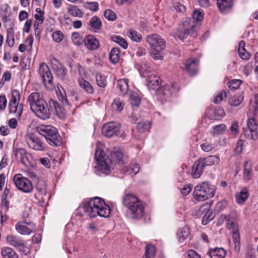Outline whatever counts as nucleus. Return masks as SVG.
<instances>
[{
	"label": "nucleus",
	"mask_w": 258,
	"mask_h": 258,
	"mask_svg": "<svg viewBox=\"0 0 258 258\" xmlns=\"http://www.w3.org/2000/svg\"><path fill=\"white\" fill-rule=\"evenodd\" d=\"M31 110L40 118L45 120L49 118L50 113L47 107V104L38 92L31 93L28 98Z\"/></svg>",
	"instance_id": "1"
},
{
	"label": "nucleus",
	"mask_w": 258,
	"mask_h": 258,
	"mask_svg": "<svg viewBox=\"0 0 258 258\" xmlns=\"http://www.w3.org/2000/svg\"><path fill=\"white\" fill-rule=\"evenodd\" d=\"M38 133L43 136L46 142L52 146H59L61 145V139L57 129L51 125L41 124L37 127Z\"/></svg>",
	"instance_id": "2"
},
{
	"label": "nucleus",
	"mask_w": 258,
	"mask_h": 258,
	"mask_svg": "<svg viewBox=\"0 0 258 258\" xmlns=\"http://www.w3.org/2000/svg\"><path fill=\"white\" fill-rule=\"evenodd\" d=\"M216 187L209 182H203L195 186L192 195L198 201H204L215 195Z\"/></svg>",
	"instance_id": "3"
},
{
	"label": "nucleus",
	"mask_w": 258,
	"mask_h": 258,
	"mask_svg": "<svg viewBox=\"0 0 258 258\" xmlns=\"http://www.w3.org/2000/svg\"><path fill=\"white\" fill-rule=\"evenodd\" d=\"M114 206L113 204L110 205L106 203L101 198L96 197L90 199H86L83 200L79 206L78 209L83 210H111L114 209Z\"/></svg>",
	"instance_id": "4"
},
{
	"label": "nucleus",
	"mask_w": 258,
	"mask_h": 258,
	"mask_svg": "<svg viewBox=\"0 0 258 258\" xmlns=\"http://www.w3.org/2000/svg\"><path fill=\"white\" fill-rule=\"evenodd\" d=\"M95 159L97 163L98 169L104 174H109L112 167V161L107 157L103 151L100 149L96 150Z\"/></svg>",
	"instance_id": "5"
},
{
	"label": "nucleus",
	"mask_w": 258,
	"mask_h": 258,
	"mask_svg": "<svg viewBox=\"0 0 258 258\" xmlns=\"http://www.w3.org/2000/svg\"><path fill=\"white\" fill-rule=\"evenodd\" d=\"M20 100L19 91L18 90H13L12 91L8 108L9 113L14 114L18 118H20L23 110V105L22 103H19Z\"/></svg>",
	"instance_id": "6"
},
{
	"label": "nucleus",
	"mask_w": 258,
	"mask_h": 258,
	"mask_svg": "<svg viewBox=\"0 0 258 258\" xmlns=\"http://www.w3.org/2000/svg\"><path fill=\"white\" fill-rule=\"evenodd\" d=\"M196 25L191 20H187L183 22L182 27L175 33V36L181 40L186 39L188 35L196 37Z\"/></svg>",
	"instance_id": "7"
},
{
	"label": "nucleus",
	"mask_w": 258,
	"mask_h": 258,
	"mask_svg": "<svg viewBox=\"0 0 258 258\" xmlns=\"http://www.w3.org/2000/svg\"><path fill=\"white\" fill-rule=\"evenodd\" d=\"M16 187L21 191L25 192H31L33 189L31 181L21 174H16L13 178Z\"/></svg>",
	"instance_id": "8"
},
{
	"label": "nucleus",
	"mask_w": 258,
	"mask_h": 258,
	"mask_svg": "<svg viewBox=\"0 0 258 258\" xmlns=\"http://www.w3.org/2000/svg\"><path fill=\"white\" fill-rule=\"evenodd\" d=\"M123 204L128 210H144L145 207L141 201L134 195L126 194L123 199Z\"/></svg>",
	"instance_id": "9"
},
{
	"label": "nucleus",
	"mask_w": 258,
	"mask_h": 258,
	"mask_svg": "<svg viewBox=\"0 0 258 258\" xmlns=\"http://www.w3.org/2000/svg\"><path fill=\"white\" fill-rule=\"evenodd\" d=\"M39 73L45 86L50 89L53 87L52 75L48 66L46 63L42 62L40 64Z\"/></svg>",
	"instance_id": "10"
},
{
	"label": "nucleus",
	"mask_w": 258,
	"mask_h": 258,
	"mask_svg": "<svg viewBox=\"0 0 258 258\" xmlns=\"http://www.w3.org/2000/svg\"><path fill=\"white\" fill-rule=\"evenodd\" d=\"M6 240L11 245L18 248L20 252L24 253L25 254H27L29 252L28 247L20 237L13 235H9L7 236Z\"/></svg>",
	"instance_id": "11"
},
{
	"label": "nucleus",
	"mask_w": 258,
	"mask_h": 258,
	"mask_svg": "<svg viewBox=\"0 0 258 258\" xmlns=\"http://www.w3.org/2000/svg\"><path fill=\"white\" fill-rule=\"evenodd\" d=\"M16 230L22 235H29L35 231V225L32 222H27L23 220L19 222L15 225Z\"/></svg>",
	"instance_id": "12"
},
{
	"label": "nucleus",
	"mask_w": 258,
	"mask_h": 258,
	"mask_svg": "<svg viewBox=\"0 0 258 258\" xmlns=\"http://www.w3.org/2000/svg\"><path fill=\"white\" fill-rule=\"evenodd\" d=\"M146 41L149 44L151 48H160L164 49L165 48V42L156 34H153L146 37Z\"/></svg>",
	"instance_id": "13"
},
{
	"label": "nucleus",
	"mask_w": 258,
	"mask_h": 258,
	"mask_svg": "<svg viewBox=\"0 0 258 258\" xmlns=\"http://www.w3.org/2000/svg\"><path fill=\"white\" fill-rule=\"evenodd\" d=\"M120 130V126L114 122H108L102 127V132L103 135L111 137L116 135Z\"/></svg>",
	"instance_id": "14"
},
{
	"label": "nucleus",
	"mask_w": 258,
	"mask_h": 258,
	"mask_svg": "<svg viewBox=\"0 0 258 258\" xmlns=\"http://www.w3.org/2000/svg\"><path fill=\"white\" fill-rule=\"evenodd\" d=\"M26 142L29 147L37 151H42L44 149L43 144L36 135L31 134L26 138Z\"/></svg>",
	"instance_id": "15"
},
{
	"label": "nucleus",
	"mask_w": 258,
	"mask_h": 258,
	"mask_svg": "<svg viewBox=\"0 0 258 258\" xmlns=\"http://www.w3.org/2000/svg\"><path fill=\"white\" fill-rule=\"evenodd\" d=\"M199 60L196 58H189L184 63L185 70L190 76H194L198 72Z\"/></svg>",
	"instance_id": "16"
},
{
	"label": "nucleus",
	"mask_w": 258,
	"mask_h": 258,
	"mask_svg": "<svg viewBox=\"0 0 258 258\" xmlns=\"http://www.w3.org/2000/svg\"><path fill=\"white\" fill-rule=\"evenodd\" d=\"M227 228L232 230L233 239L235 247L240 245V235L238 231L237 225L233 221L228 219V223L227 224Z\"/></svg>",
	"instance_id": "17"
},
{
	"label": "nucleus",
	"mask_w": 258,
	"mask_h": 258,
	"mask_svg": "<svg viewBox=\"0 0 258 258\" xmlns=\"http://www.w3.org/2000/svg\"><path fill=\"white\" fill-rule=\"evenodd\" d=\"M29 156L30 155L24 149L19 148L15 151V159L26 166L27 165L26 161H28Z\"/></svg>",
	"instance_id": "18"
},
{
	"label": "nucleus",
	"mask_w": 258,
	"mask_h": 258,
	"mask_svg": "<svg viewBox=\"0 0 258 258\" xmlns=\"http://www.w3.org/2000/svg\"><path fill=\"white\" fill-rule=\"evenodd\" d=\"M209 118L212 120H219L224 116L225 112L222 108H211L208 111Z\"/></svg>",
	"instance_id": "19"
},
{
	"label": "nucleus",
	"mask_w": 258,
	"mask_h": 258,
	"mask_svg": "<svg viewBox=\"0 0 258 258\" xmlns=\"http://www.w3.org/2000/svg\"><path fill=\"white\" fill-rule=\"evenodd\" d=\"M205 166L200 159L196 161L192 167L191 174L194 178H199L202 174Z\"/></svg>",
	"instance_id": "20"
},
{
	"label": "nucleus",
	"mask_w": 258,
	"mask_h": 258,
	"mask_svg": "<svg viewBox=\"0 0 258 258\" xmlns=\"http://www.w3.org/2000/svg\"><path fill=\"white\" fill-rule=\"evenodd\" d=\"M84 43L86 47L90 50H96L99 46V42L95 37L88 35L84 39Z\"/></svg>",
	"instance_id": "21"
},
{
	"label": "nucleus",
	"mask_w": 258,
	"mask_h": 258,
	"mask_svg": "<svg viewBox=\"0 0 258 258\" xmlns=\"http://www.w3.org/2000/svg\"><path fill=\"white\" fill-rule=\"evenodd\" d=\"M78 83L81 88L89 94L94 93V89L92 85L82 77H79L77 80Z\"/></svg>",
	"instance_id": "22"
},
{
	"label": "nucleus",
	"mask_w": 258,
	"mask_h": 258,
	"mask_svg": "<svg viewBox=\"0 0 258 258\" xmlns=\"http://www.w3.org/2000/svg\"><path fill=\"white\" fill-rule=\"evenodd\" d=\"M55 60L57 63L53 64V70H54L56 75L61 80H64L68 70L64 66L59 62L56 59H55Z\"/></svg>",
	"instance_id": "23"
},
{
	"label": "nucleus",
	"mask_w": 258,
	"mask_h": 258,
	"mask_svg": "<svg viewBox=\"0 0 258 258\" xmlns=\"http://www.w3.org/2000/svg\"><path fill=\"white\" fill-rule=\"evenodd\" d=\"M217 4L221 13H226L230 10L233 0H217Z\"/></svg>",
	"instance_id": "24"
},
{
	"label": "nucleus",
	"mask_w": 258,
	"mask_h": 258,
	"mask_svg": "<svg viewBox=\"0 0 258 258\" xmlns=\"http://www.w3.org/2000/svg\"><path fill=\"white\" fill-rule=\"evenodd\" d=\"M199 159L205 167L218 164L220 162V158L215 155H210Z\"/></svg>",
	"instance_id": "25"
},
{
	"label": "nucleus",
	"mask_w": 258,
	"mask_h": 258,
	"mask_svg": "<svg viewBox=\"0 0 258 258\" xmlns=\"http://www.w3.org/2000/svg\"><path fill=\"white\" fill-rule=\"evenodd\" d=\"M174 89L172 85H166L159 88L156 91V93L159 96H170L174 92Z\"/></svg>",
	"instance_id": "26"
},
{
	"label": "nucleus",
	"mask_w": 258,
	"mask_h": 258,
	"mask_svg": "<svg viewBox=\"0 0 258 258\" xmlns=\"http://www.w3.org/2000/svg\"><path fill=\"white\" fill-rule=\"evenodd\" d=\"M89 25L90 30L96 32L101 29L102 22L100 19L97 16H94L90 20Z\"/></svg>",
	"instance_id": "27"
},
{
	"label": "nucleus",
	"mask_w": 258,
	"mask_h": 258,
	"mask_svg": "<svg viewBox=\"0 0 258 258\" xmlns=\"http://www.w3.org/2000/svg\"><path fill=\"white\" fill-rule=\"evenodd\" d=\"M189 230V227L188 226H185L178 229L177 236L179 242L183 243L188 238L190 233Z\"/></svg>",
	"instance_id": "28"
},
{
	"label": "nucleus",
	"mask_w": 258,
	"mask_h": 258,
	"mask_svg": "<svg viewBox=\"0 0 258 258\" xmlns=\"http://www.w3.org/2000/svg\"><path fill=\"white\" fill-rule=\"evenodd\" d=\"M3 258H19V255L11 247H4L1 249Z\"/></svg>",
	"instance_id": "29"
},
{
	"label": "nucleus",
	"mask_w": 258,
	"mask_h": 258,
	"mask_svg": "<svg viewBox=\"0 0 258 258\" xmlns=\"http://www.w3.org/2000/svg\"><path fill=\"white\" fill-rule=\"evenodd\" d=\"M208 254L211 258H224L226 251L223 248H215L209 250Z\"/></svg>",
	"instance_id": "30"
},
{
	"label": "nucleus",
	"mask_w": 258,
	"mask_h": 258,
	"mask_svg": "<svg viewBox=\"0 0 258 258\" xmlns=\"http://www.w3.org/2000/svg\"><path fill=\"white\" fill-rule=\"evenodd\" d=\"M245 42L241 41L239 43L238 52L240 58L244 60H247L250 58V54L245 48Z\"/></svg>",
	"instance_id": "31"
},
{
	"label": "nucleus",
	"mask_w": 258,
	"mask_h": 258,
	"mask_svg": "<svg viewBox=\"0 0 258 258\" xmlns=\"http://www.w3.org/2000/svg\"><path fill=\"white\" fill-rule=\"evenodd\" d=\"M247 128L253 131L252 134V138L254 139H257V126L258 124L253 118H251L247 120Z\"/></svg>",
	"instance_id": "32"
},
{
	"label": "nucleus",
	"mask_w": 258,
	"mask_h": 258,
	"mask_svg": "<svg viewBox=\"0 0 258 258\" xmlns=\"http://www.w3.org/2000/svg\"><path fill=\"white\" fill-rule=\"evenodd\" d=\"M244 95L243 94H237L231 97L229 100V104L232 106H238L243 101Z\"/></svg>",
	"instance_id": "33"
},
{
	"label": "nucleus",
	"mask_w": 258,
	"mask_h": 258,
	"mask_svg": "<svg viewBox=\"0 0 258 258\" xmlns=\"http://www.w3.org/2000/svg\"><path fill=\"white\" fill-rule=\"evenodd\" d=\"M147 85L150 89H155L159 85V78L155 75L152 74L147 80Z\"/></svg>",
	"instance_id": "34"
},
{
	"label": "nucleus",
	"mask_w": 258,
	"mask_h": 258,
	"mask_svg": "<svg viewBox=\"0 0 258 258\" xmlns=\"http://www.w3.org/2000/svg\"><path fill=\"white\" fill-rule=\"evenodd\" d=\"M235 197L237 203L242 204L248 197V191L245 188L242 189L240 192L236 195Z\"/></svg>",
	"instance_id": "35"
},
{
	"label": "nucleus",
	"mask_w": 258,
	"mask_h": 258,
	"mask_svg": "<svg viewBox=\"0 0 258 258\" xmlns=\"http://www.w3.org/2000/svg\"><path fill=\"white\" fill-rule=\"evenodd\" d=\"M252 168L249 162L246 161L244 165L243 176L245 180H248L252 176Z\"/></svg>",
	"instance_id": "36"
},
{
	"label": "nucleus",
	"mask_w": 258,
	"mask_h": 258,
	"mask_svg": "<svg viewBox=\"0 0 258 258\" xmlns=\"http://www.w3.org/2000/svg\"><path fill=\"white\" fill-rule=\"evenodd\" d=\"M110 155L114 162H116L118 164L123 163L124 155L121 151L117 150L111 152Z\"/></svg>",
	"instance_id": "37"
},
{
	"label": "nucleus",
	"mask_w": 258,
	"mask_h": 258,
	"mask_svg": "<svg viewBox=\"0 0 258 258\" xmlns=\"http://www.w3.org/2000/svg\"><path fill=\"white\" fill-rule=\"evenodd\" d=\"M117 87L122 95H125L128 90L127 82L125 79H120L117 82Z\"/></svg>",
	"instance_id": "38"
},
{
	"label": "nucleus",
	"mask_w": 258,
	"mask_h": 258,
	"mask_svg": "<svg viewBox=\"0 0 258 258\" xmlns=\"http://www.w3.org/2000/svg\"><path fill=\"white\" fill-rule=\"evenodd\" d=\"M69 14L73 17H82V11L75 5H71L67 9Z\"/></svg>",
	"instance_id": "39"
},
{
	"label": "nucleus",
	"mask_w": 258,
	"mask_h": 258,
	"mask_svg": "<svg viewBox=\"0 0 258 258\" xmlns=\"http://www.w3.org/2000/svg\"><path fill=\"white\" fill-rule=\"evenodd\" d=\"M144 214V211H126V216L130 219H138Z\"/></svg>",
	"instance_id": "40"
},
{
	"label": "nucleus",
	"mask_w": 258,
	"mask_h": 258,
	"mask_svg": "<svg viewBox=\"0 0 258 258\" xmlns=\"http://www.w3.org/2000/svg\"><path fill=\"white\" fill-rule=\"evenodd\" d=\"M119 56L120 52L119 49L116 47L112 48L109 54V59L111 62L114 64L116 63Z\"/></svg>",
	"instance_id": "41"
},
{
	"label": "nucleus",
	"mask_w": 258,
	"mask_h": 258,
	"mask_svg": "<svg viewBox=\"0 0 258 258\" xmlns=\"http://www.w3.org/2000/svg\"><path fill=\"white\" fill-rule=\"evenodd\" d=\"M164 49L160 48H151L150 55L151 57L155 60H161L163 58V54L162 51Z\"/></svg>",
	"instance_id": "42"
},
{
	"label": "nucleus",
	"mask_w": 258,
	"mask_h": 258,
	"mask_svg": "<svg viewBox=\"0 0 258 258\" xmlns=\"http://www.w3.org/2000/svg\"><path fill=\"white\" fill-rule=\"evenodd\" d=\"M129 100L132 106H139L141 99L139 95L136 92H131L130 94Z\"/></svg>",
	"instance_id": "43"
},
{
	"label": "nucleus",
	"mask_w": 258,
	"mask_h": 258,
	"mask_svg": "<svg viewBox=\"0 0 258 258\" xmlns=\"http://www.w3.org/2000/svg\"><path fill=\"white\" fill-rule=\"evenodd\" d=\"M145 258H153L155 256V248L153 245L148 244L145 247Z\"/></svg>",
	"instance_id": "44"
},
{
	"label": "nucleus",
	"mask_w": 258,
	"mask_h": 258,
	"mask_svg": "<svg viewBox=\"0 0 258 258\" xmlns=\"http://www.w3.org/2000/svg\"><path fill=\"white\" fill-rule=\"evenodd\" d=\"M111 40L117 43H118L123 48L126 49L127 47V43L126 41L120 36L113 35L111 37Z\"/></svg>",
	"instance_id": "45"
},
{
	"label": "nucleus",
	"mask_w": 258,
	"mask_h": 258,
	"mask_svg": "<svg viewBox=\"0 0 258 258\" xmlns=\"http://www.w3.org/2000/svg\"><path fill=\"white\" fill-rule=\"evenodd\" d=\"M96 81L98 86L104 88L107 85L106 77L100 73H97L96 75Z\"/></svg>",
	"instance_id": "46"
},
{
	"label": "nucleus",
	"mask_w": 258,
	"mask_h": 258,
	"mask_svg": "<svg viewBox=\"0 0 258 258\" xmlns=\"http://www.w3.org/2000/svg\"><path fill=\"white\" fill-rule=\"evenodd\" d=\"M215 214L213 211H207L203 218L202 224L205 225L207 224L215 217Z\"/></svg>",
	"instance_id": "47"
},
{
	"label": "nucleus",
	"mask_w": 258,
	"mask_h": 258,
	"mask_svg": "<svg viewBox=\"0 0 258 258\" xmlns=\"http://www.w3.org/2000/svg\"><path fill=\"white\" fill-rule=\"evenodd\" d=\"M36 188L37 191L42 195H45L46 194V185L45 182L42 180H39L37 182Z\"/></svg>",
	"instance_id": "48"
},
{
	"label": "nucleus",
	"mask_w": 258,
	"mask_h": 258,
	"mask_svg": "<svg viewBox=\"0 0 258 258\" xmlns=\"http://www.w3.org/2000/svg\"><path fill=\"white\" fill-rule=\"evenodd\" d=\"M203 18L204 14L202 11L200 10H195L192 14V19L190 20L194 22L197 27V24L195 22V21L197 22L202 21Z\"/></svg>",
	"instance_id": "49"
},
{
	"label": "nucleus",
	"mask_w": 258,
	"mask_h": 258,
	"mask_svg": "<svg viewBox=\"0 0 258 258\" xmlns=\"http://www.w3.org/2000/svg\"><path fill=\"white\" fill-rule=\"evenodd\" d=\"M6 43L10 47H13L14 44V32L12 28H9L7 30Z\"/></svg>",
	"instance_id": "50"
},
{
	"label": "nucleus",
	"mask_w": 258,
	"mask_h": 258,
	"mask_svg": "<svg viewBox=\"0 0 258 258\" xmlns=\"http://www.w3.org/2000/svg\"><path fill=\"white\" fill-rule=\"evenodd\" d=\"M111 106L114 110L120 111L124 107V104L120 101L119 98H115L112 103Z\"/></svg>",
	"instance_id": "51"
},
{
	"label": "nucleus",
	"mask_w": 258,
	"mask_h": 258,
	"mask_svg": "<svg viewBox=\"0 0 258 258\" xmlns=\"http://www.w3.org/2000/svg\"><path fill=\"white\" fill-rule=\"evenodd\" d=\"M214 135H222L223 134L226 129V126L224 124H220L213 126Z\"/></svg>",
	"instance_id": "52"
},
{
	"label": "nucleus",
	"mask_w": 258,
	"mask_h": 258,
	"mask_svg": "<svg viewBox=\"0 0 258 258\" xmlns=\"http://www.w3.org/2000/svg\"><path fill=\"white\" fill-rule=\"evenodd\" d=\"M128 37L132 40L136 42H140L142 38V35L135 30H131L128 34Z\"/></svg>",
	"instance_id": "53"
},
{
	"label": "nucleus",
	"mask_w": 258,
	"mask_h": 258,
	"mask_svg": "<svg viewBox=\"0 0 258 258\" xmlns=\"http://www.w3.org/2000/svg\"><path fill=\"white\" fill-rule=\"evenodd\" d=\"M52 37L53 40L57 42H60L64 38V35L61 31H56L54 32L52 34Z\"/></svg>",
	"instance_id": "54"
},
{
	"label": "nucleus",
	"mask_w": 258,
	"mask_h": 258,
	"mask_svg": "<svg viewBox=\"0 0 258 258\" xmlns=\"http://www.w3.org/2000/svg\"><path fill=\"white\" fill-rule=\"evenodd\" d=\"M49 104L51 108H53L56 113L61 112L62 107L59 103L53 99H50L49 101Z\"/></svg>",
	"instance_id": "55"
},
{
	"label": "nucleus",
	"mask_w": 258,
	"mask_h": 258,
	"mask_svg": "<svg viewBox=\"0 0 258 258\" xmlns=\"http://www.w3.org/2000/svg\"><path fill=\"white\" fill-rule=\"evenodd\" d=\"M201 147L204 152H209L214 150L215 148V146L214 144L207 142L202 144Z\"/></svg>",
	"instance_id": "56"
},
{
	"label": "nucleus",
	"mask_w": 258,
	"mask_h": 258,
	"mask_svg": "<svg viewBox=\"0 0 258 258\" xmlns=\"http://www.w3.org/2000/svg\"><path fill=\"white\" fill-rule=\"evenodd\" d=\"M137 128L139 132L143 133L149 129L150 124L145 122H139L137 125Z\"/></svg>",
	"instance_id": "57"
},
{
	"label": "nucleus",
	"mask_w": 258,
	"mask_h": 258,
	"mask_svg": "<svg viewBox=\"0 0 258 258\" xmlns=\"http://www.w3.org/2000/svg\"><path fill=\"white\" fill-rule=\"evenodd\" d=\"M105 18L109 21H114L116 19L115 13L110 10H106L104 12Z\"/></svg>",
	"instance_id": "58"
},
{
	"label": "nucleus",
	"mask_w": 258,
	"mask_h": 258,
	"mask_svg": "<svg viewBox=\"0 0 258 258\" xmlns=\"http://www.w3.org/2000/svg\"><path fill=\"white\" fill-rule=\"evenodd\" d=\"M227 92L225 91H221L217 93L216 97L214 99V102L216 104L220 103L224 97H227Z\"/></svg>",
	"instance_id": "59"
},
{
	"label": "nucleus",
	"mask_w": 258,
	"mask_h": 258,
	"mask_svg": "<svg viewBox=\"0 0 258 258\" xmlns=\"http://www.w3.org/2000/svg\"><path fill=\"white\" fill-rule=\"evenodd\" d=\"M242 82L240 80H232L228 83L229 87L232 89H236L239 88Z\"/></svg>",
	"instance_id": "60"
},
{
	"label": "nucleus",
	"mask_w": 258,
	"mask_h": 258,
	"mask_svg": "<svg viewBox=\"0 0 258 258\" xmlns=\"http://www.w3.org/2000/svg\"><path fill=\"white\" fill-rule=\"evenodd\" d=\"M192 188V184L191 183H188L185 184L182 188L180 189V192L182 195L186 196L189 194Z\"/></svg>",
	"instance_id": "61"
},
{
	"label": "nucleus",
	"mask_w": 258,
	"mask_h": 258,
	"mask_svg": "<svg viewBox=\"0 0 258 258\" xmlns=\"http://www.w3.org/2000/svg\"><path fill=\"white\" fill-rule=\"evenodd\" d=\"M236 217V213L233 211L229 215H220V218L224 220H227V224L228 223V219H230L231 221H232L234 222V219Z\"/></svg>",
	"instance_id": "62"
},
{
	"label": "nucleus",
	"mask_w": 258,
	"mask_h": 258,
	"mask_svg": "<svg viewBox=\"0 0 258 258\" xmlns=\"http://www.w3.org/2000/svg\"><path fill=\"white\" fill-rule=\"evenodd\" d=\"M86 7L90 10L96 12L98 9V3L97 2H87Z\"/></svg>",
	"instance_id": "63"
},
{
	"label": "nucleus",
	"mask_w": 258,
	"mask_h": 258,
	"mask_svg": "<svg viewBox=\"0 0 258 258\" xmlns=\"http://www.w3.org/2000/svg\"><path fill=\"white\" fill-rule=\"evenodd\" d=\"M7 105V100L5 95L0 96V110L4 111L5 110Z\"/></svg>",
	"instance_id": "64"
}]
</instances>
